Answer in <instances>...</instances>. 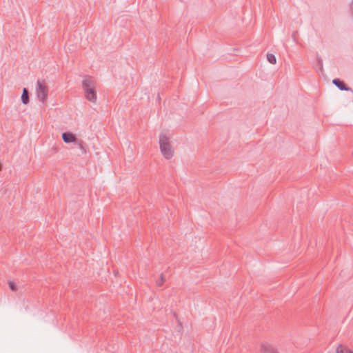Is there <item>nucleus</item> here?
<instances>
[{"instance_id": "obj_1", "label": "nucleus", "mask_w": 353, "mask_h": 353, "mask_svg": "<svg viewBox=\"0 0 353 353\" xmlns=\"http://www.w3.org/2000/svg\"><path fill=\"white\" fill-rule=\"evenodd\" d=\"M82 88L85 98L92 103L97 101V92L94 89V81L90 77H85L82 81Z\"/></svg>"}, {"instance_id": "obj_2", "label": "nucleus", "mask_w": 353, "mask_h": 353, "mask_svg": "<svg viewBox=\"0 0 353 353\" xmlns=\"http://www.w3.org/2000/svg\"><path fill=\"white\" fill-rule=\"evenodd\" d=\"M159 146L161 152L165 159H169L172 157L174 150L170 143L169 138L165 134H161L160 135Z\"/></svg>"}, {"instance_id": "obj_3", "label": "nucleus", "mask_w": 353, "mask_h": 353, "mask_svg": "<svg viewBox=\"0 0 353 353\" xmlns=\"http://www.w3.org/2000/svg\"><path fill=\"white\" fill-rule=\"evenodd\" d=\"M36 94L39 101L44 103L48 98V89L44 82H41L40 80L37 81L36 87Z\"/></svg>"}, {"instance_id": "obj_4", "label": "nucleus", "mask_w": 353, "mask_h": 353, "mask_svg": "<svg viewBox=\"0 0 353 353\" xmlns=\"http://www.w3.org/2000/svg\"><path fill=\"white\" fill-rule=\"evenodd\" d=\"M332 83L336 85L340 90L341 91H349L350 90V88L348 87L344 81L341 80L340 79L336 78L332 80Z\"/></svg>"}, {"instance_id": "obj_5", "label": "nucleus", "mask_w": 353, "mask_h": 353, "mask_svg": "<svg viewBox=\"0 0 353 353\" xmlns=\"http://www.w3.org/2000/svg\"><path fill=\"white\" fill-rule=\"evenodd\" d=\"M62 139L63 141L66 143H75L78 140L74 134L68 132H65L62 134Z\"/></svg>"}, {"instance_id": "obj_6", "label": "nucleus", "mask_w": 353, "mask_h": 353, "mask_svg": "<svg viewBox=\"0 0 353 353\" xmlns=\"http://www.w3.org/2000/svg\"><path fill=\"white\" fill-rule=\"evenodd\" d=\"M261 353H279L277 350L269 343H263L261 346Z\"/></svg>"}, {"instance_id": "obj_7", "label": "nucleus", "mask_w": 353, "mask_h": 353, "mask_svg": "<svg viewBox=\"0 0 353 353\" xmlns=\"http://www.w3.org/2000/svg\"><path fill=\"white\" fill-rule=\"evenodd\" d=\"M29 101V92L27 88H24L22 91L21 101L23 104H28Z\"/></svg>"}, {"instance_id": "obj_8", "label": "nucleus", "mask_w": 353, "mask_h": 353, "mask_svg": "<svg viewBox=\"0 0 353 353\" xmlns=\"http://www.w3.org/2000/svg\"><path fill=\"white\" fill-rule=\"evenodd\" d=\"M75 144H77L78 145V147L82 154L86 153V152H87L86 148H85V144L83 141L77 140V141L75 143Z\"/></svg>"}, {"instance_id": "obj_9", "label": "nucleus", "mask_w": 353, "mask_h": 353, "mask_svg": "<svg viewBox=\"0 0 353 353\" xmlns=\"http://www.w3.org/2000/svg\"><path fill=\"white\" fill-rule=\"evenodd\" d=\"M267 59L268 61L272 64H275L276 63V57L272 54L268 53Z\"/></svg>"}, {"instance_id": "obj_10", "label": "nucleus", "mask_w": 353, "mask_h": 353, "mask_svg": "<svg viewBox=\"0 0 353 353\" xmlns=\"http://www.w3.org/2000/svg\"><path fill=\"white\" fill-rule=\"evenodd\" d=\"M336 353H353L348 349H344L342 345H339L336 349Z\"/></svg>"}, {"instance_id": "obj_11", "label": "nucleus", "mask_w": 353, "mask_h": 353, "mask_svg": "<svg viewBox=\"0 0 353 353\" xmlns=\"http://www.w3.org/2000/svg\"><path fill=\"white\" fill-rule=\"evenodd\" d=\"M165 281V277L163 274L160 275L159 279L157 281V285L158 286H161Z\"/></svg>"}, {"instance_id": "obj_12", "label": "nucleus", "mask_w": 353, "mask_h": 353, "mask_svg": "<svg viewBox=\"0 0 353 353\" xmlns=\"http://www.w3.org/2000/svg\"><path fill=\"white\" fill-rule=\"evenodd\" d=\"M317 64L319 66V69L321 71L323 70V60L321 57L318 56L317 57Z\"/></svg>"}, {"instance_id": "obj_13", "label": "nucleus", "mask_w": 353, "mask_h": 353, "mask_svg": "<svg viewBox=\"0 0 353 353\" xmlns=\"http://www.w3.org/2000/svg\"><path fill=\"white\" fill-rule=\"evenodd\" d=\"M350 15L353 17V0H351L348 5Z\"/></svg>"}, {"instance_id": "obj_14", "label": "nucleus", "mask_w": 353, "mask_h": 353, "mask_svg": "<svg viewBox=\"0 0 353 353\" xmlns=\"http://www.w3.org/2000/svg\"><path fill=\"white\" fill-rule=\"evenodd\" d=\"M9 287L11 290L14 291L16 290V285L13 282L9 283Z\"/></svg>"}]
</instances>
